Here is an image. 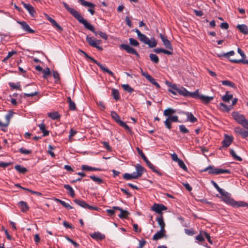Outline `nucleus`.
<instances>
[{
    "label": "nucleus",
    "mask_w": 248,
    "mask_h": 248,
    "mask_svg": "<svg viewBox=\"0 0 248 248\" xmlns=\"http://www.w3.org/2000/svg\"><path fill=\"white\" fill-rule=\"evenodd\" d=\"M62 4L64 7V8L80 23L82 24L84 27L92 31H93V26L91 24H89L87 21L85 19L83 16L80 15V14L74 9V8H71L69 7L68 4H67L65 2H63Z\"/></svg>",
    "instance_id": "nucleus-1"
},
{
    "label": "nucleus",
    "mask_w": 248,
    "mask_h": 248,
    "mask_svg": "<svg viewBox=\"0 0 248 248\" xmlns=\"http://www.w3.org/2000/svg\"><path fill=\"white\" fill-rule=\"evenodd\" d=\"M232 116L236 122L248 130V120L243 115L240 114L238 112H233L232 113Z\"/></svg>",
    "instance_id": "nucleus-2"
},
{
    "label": "nucleus",
    "mask_w": 248,
    "mask_h": 248,
    "mask_svg": "<svg viewBox=\"0 0 248 248\" xmlns=\"http://www.w3.org/2000/svg\"><path fill=\"white\" fill-rule=\"evenodd\" d=\"M203 171H208V173L214 175H218L222 173H230L229 170L216 168L214 166H209L203 170Z\"/></svg>",
    "instance_id": "nucleus-3"
},
{
    "label": "nucleus",
    "mask_w": 248,
    "mask_h": 248,
    "mask_svg": "<svg viewBox=\"0 0 248 248\" xmlns=\"http://www.w3.org/2000/svg\"><path fill=\"white\" fill-rule=\"evenodd\" d=\"M178 92V94L185 97H191L192 98L196 97V93H198V90L195 91L193 93L188 92L186 89L183 87H181L179 89H176Z\"/></svg>",
    "instance_id": "nucleus-4"
},
{
    "label": "nucleus",
    "mask_w": 248,
    "mask_h": 248,
    "mask_svg": "<svg viewBox=\"0 0 248 248\" xmlns=\"http://www.w3.org/2000/svg\"><path fill=\"white\" fill-rule=\"evenodd\" d=\"M237 52L241 55V56L242 57V58L240 60L229 59V61L232 63H242L243 64H248V61L245 59L246 56V55L244 53V52L240 48H238Z\"/></svg>",
    "instance_id": "nucleus-5"
},
{
    "label": "nucleus",
    "mask_w": 248,
    "mask_h": 248,
    "mask_svg": "<svg viewBox=\"0 0 248 248\" xmlns=\"http://www.w3.org/2000/svg\"><path fill=\"white\" fill-rule=\"evenodd\" d=\"M233 137L232 136H228L225 135L223 140L222 141L221 143L222 146L219 148V150H222L224 148H227L228 147L233 141Z\"/></svg>",
    "instance_id": "nucleus-6"
},
{
    "label": "nucleus",
    "mask_w": 248,
    "mask_h": 248,
    "mask_svg": "<svg viewBox=\"0 0 248 248\" xmlns=\"http://www.w3.org/2000/svg\"><path fill=\"white\" fill-rule=\"evenodd\" d=\"M120 47L121 49L125 50L129 54L135 55L138 58L140 57V55L136 49L128 45L123 44L120 45Z\"/></svg>",
    "instance_id": "nucleus-7"
},
{
    "label": "nucleus",
    "mask_w": 248,
    "mask_h": 248,
    "mask_svg": "<svg viewBox=\"0 0 248 248\" xmlns=\"http://www.w3.org/2000/svg\"><path fill=\"white\" fill-rule=\"evenodd\" d=\"M198 90V93H196V97L194 98L195 99H199L202 100V101L205 104H208L210 101L213 100L214 97L213 96H205L202 94H200L199 90Z\"/></svg>",
    "instance_id": "nucleus-8"
},
{
    "label": "nucleus",
    "mask_w": 248,
    "mask_h": 248,
    "mask_svg": "<svg viewBox=\"0 0 248 248\" xmlns=\"http://www.w3.org/2000/svg\"><path fill=\"white\" fill-rule=\"evenodd\" d=\"M167 208L166 206L162 204L154 203L151 207L152 211H155L158 214H162V211L166 210Z\"/></svg>",
    "instance_id": "nucleus-9"
},
{
    "label": "nucleus",
    "mask_w": 248,
    "mask_h": 248,
    "mask_svg": "<svg viewBox=\"0 0 248 248\" xmlns=\"http://www.w3.org/2000/svg\"><path fill=\"white\" fill-rule=\"evenodd\" d=\"M229 204L233 207H248V203L245 202H236L233 199H229Z\"/></svg>",
    "instance_id": "nucleus-10"
},
{
    "label": "nucleus",
    "mask_w": 248,
    "mask_h": 248,
    "mask_svg": "<svg viewBox=\"0 0 248 248\" xmlns=\"http://www.w3.org/2000/svg\"><path fill=\"white\" fill-rule=\"evenodd\" d=\"M74 202L80 206L89 210H93V206L88 204L85 201L79 199H75Z\"/></svg>",
    "instance_id": "nucleus-11"
},
{
    "label": "nucleus",
    "mask_w": 248,
    "mask_h": 248,
    "mask_svg": "<svg viewBox=\"0 0 248 248\" xmlns=\"http://www.w3.org/2000/svg\"><path fill=\"white\" fill-rule=\"evenodd\" d=\"M159 36L165 47L168 49L172 51L173 48L170 41L162 34L160 33Z\"/></svg>",
    "instance_id": "nucleus-12"
},
{
    "label": "nucleus",
    "mask_w": 248,
    "mask_h": 248,
    "mask_svg": "<svg viewBox=\"0 0 248 248\" xmlns=\"http://www.w3.org/2000/svg\"><path fill=\"white\" fill-rule=\"evenodd\" d=\"M78 2H79L82 6L86 7H89L90 8L88 9V11L91 14V15H93V3L90 2H88L86 1L85 0H78Z\"/></svg>",
    "instance_id": "nucleus-13"
},
{
    "label": "nucleus",
    "mask_w": 248,
    "mask_h": 248,
    "mask_svg": "<svg viewBox=\"0 0 248 248\" xmlns=\"http://www.w3.org/2000/svg\"><path fill=\"white\" fill-rule=\"evenodd\" d=\"M166 231L165 230L160 229V230L157 232L155 234L153 237V240L155 241L160 239L165 236Z\"/></svg>",
    "instance_id": "nucleus-14"
},
{
    "label": "nucleus",
    "mask_w": 248,
    "mask_h": 248,
    "mask_svg": "<svg viewBox=\"0 0 248 248\" xmlns=\"http://www.w3.org/2000/svg\"><path fill=\"white\" fill-rule=\"evenodd\" d=\"M113 208L121 211V213L119 215V217L121 218H127L129 214L126 210H124L122 208L118 206H113Z\"/></svg>",
    "instance_id": "nucleus-15"
},
{
    "label": "nucleus",
    "mask_w": 248,
    "mask_h": 248,
    "mask_svg": "<svg viewBox=\"0 0 248 248\" xmlns=\"http://www.w3.org/2000/svg\"><path fill=\"white\" fill-rule=\"evenodd\" d=\"M22 3L24 7L28 10L30 14L32 17H35V11L33 6H32L30 3H26L22 2Z\"/></svg>",
    "instance_id": "nucleus-16"
},
{
    "label": "nucleus",
    "mask_w": 248,
    "mask_h": 248,
    "mask_svg": "<svg viewBox=\"0 0 248 248\" xmlns=\"http://www.w3.org/2000/svg\"><path fill=\"white\" fill-rule=\"evenodd\" d=\"M18 23L20 24L22 29L29 33H33L35 32V31L31 29L29 25L25 21L18 22Z\"/></svg>",
    "instance_id": "nucleus-17"
},
{
    "label": "nucleus",
    "mask_w": 248,
    "mask_h": 248,
    "mask_svg": "<svg viewBox=\"0 0 248 248\" xmlns=\"http://www.w3.org/2000/svg\"><path fill=\"white\" fill-rule=\"evenodd\" d=\"M94 63L97 64L98 66L100 67V68L104 72L108 73L109 75H110L112 77H114V73L108 68H106L104 65L103 64L100 63L99 62H98L97 61L95 60L94 59Z\"/></svg>",
    "instance_id": "nucleus-18"
},
{
    "label": "nucleus",
    "mask_w": 248,
    "mask_h": 248,
    "mask_svg": "<svg viewBox=\"0 0 248 248\" xmlns=\"http://www.w3.org/2000/svg\"><path fill=\"white\" fill-rule=\"evenodd\" d=\"M219 193L223 196L224 197L223 199L224 201L228 203H229V199H232L229 196V193L227 192H225L223 189L220 188L217 190Z\"/></svg>",
    "instance_id": "nucleus-19"
},
{
    "label": "nucleus",
    "mask_w": 248,
    "mask_h": 248,
    "mask_svg": "<svg viewBox=\"0 0 248 248\" xmlns=\"http://www.w3.org/2000/svg\"><path fill=\"white\" fill-rule=\"evenodd\" d=\"M18 205L23 212H26L29 209V207L27 202L24 201L19 202Z\"/></svg>",
    "instance_id": "nucleus-20"
},
{
    "label": "nucleus",
    "mask_w": 248,
    "mask_h": 248,
    "mask_svg": "<svg viewBox=\"0 0 248 248\" xmlns=\"http://www.w3.org/2000/svg\"><path fill=\"white\" fill-rule=\"evenodd\" d=\"M236 28L241 33L244 34H248V28L245 24H239Z\"/></svg>",
    "instance_id": "nucleus-21"
},
{
    "label": "nucleus",
    "mask_w": 248,
    "mask_h": 248,
    "mask_svg": "<svg viewBox=\"0 0 248 248\" xmlns=\"http://www.w3.org/2000/svg\"><path fill=\"white\" fill-rule=\"evenodd\" d=\"M146 78L149 80L152 84L155 86L157 88H160V86L159 84L156 81L155 79L153 78L151 75L149 74H145Z\"/></svg>",
    "instance_id": "nucleus-22"
},
{
    "label": "nucleus",
    "mask_w": 248,
    "mask_h": 248,
    "mask_svg": "<svg viewBox=\"0 0 248 248\" xmlns=\"http://www.w3.org/2000/svg\"><path fill=\"white\" fill-rule=\"evenodd\" d=\"M185 114L186 116V120L191 123H194L197 121V119L194 116L191 112H185Z\"/></svg>",
    "instance_id": "nucleus-23"
},
{
    "label": "nucleus",
    "mask_w": 248,
    "mask_h": 248,
    "mask_svg": "<svg viewBox=\"0 0 248 248\" xmlns=\"http://www.w3.org/2000/svg\"><path fill=\"white\" fill-rule=\"evenodd\" d=\"M38 126L39 127L40 130L43 133V136L44 137L47 136L49 135V131L46 129V126L44 123H41L38 125Z\"/></svg>",
    "instance_id": "nucleus-24"
},
{
    "label": "nucleus",
    "mask_w": 248,
    "mask_h": 248,
    "mask_svg": "<svg viewBox=\"0 0 248 248\" xmlns=\"http://www.w3.org/2000/svg\"><path fill=\"white\" fill-rule=\"evenodd\" d=\"M48 20L51 23L52 26L56 27L58 31H63L62 28L58 23H57V22L54 19L49 17V18L48 19Z\"/></svg>",
    "instance_id": "nucleus-25"
},
{
    "label": "nucleus",
    "mask_w": 248,
    "mask_h": 248,
    "mask_svg": "<svg viewBox=\"0 0 248 248\" xmlns=\"http://www.w3.org/2000/svg\"><path fill=\"white\" fill-rule=\"evenodd\" d=\"M176 112V110L172 108H168L164 111V115L168 117V118L171 117V115Z\"/></svg>",
    "instance_id": "nucleus-26"
},
{
    "label": "nucleus",
    "mask_w": 248,
    "mask_h": 248,
    "mask_svg": "<svg viewBox=\"0 0 248 248\" xmlns=\"http://www.w3.org/2000/svg\"><path fill=\"white\" fill-rule=\"evenodd\" d=\"M145 162L146 163L147 165H148V166L151 169H152V170L155 172L156 173H157L158 175L159 176H161L162 175V173L159 171L158 170H157L155 166H154L149 160L148 159H147Z\"/></svg>",
    "instance_id": "nucleus-27"
},
{
    "label": "nucleus",
    "mask_w": 248,
    "mask_h": 248,
    "mask_svg": "<svg viewBox=\"0 0 248 248\" xmlns=\"http://www.w3.org/2000/svg\"><path fill=\"white\" fill-rule=\"evenodd\" d=\"M12 116H13L12 112H10L8 113V114H7L5 115V118L6 119L7 123L6 124H3V123H1V121H0V127H6L8 125L9 123L10 119L12 117Z\"/></svg>",
    "instance_id": "nucleus-28"
},
{
    "label": "nucleus",
    "mask_w": 248,
    "mask_h": 248,
    "mask_svg": "<svg viewBox=\"0 0 248 248\" xmlns=\"http://www.w3.org/2000/svg\"><path fill=\"white\" fill-rule=\"evenodd\" d=\"M235 54L234 53V51H233V50H232V51H230L228 52H227V53H220V54H217V56L218 57H225L228 59H231L230 58V56H233Z\"/></svg>",
    "instance_id": "nucleus-29"
},
{
    "label": "nucleus",
    "mask_w": 248,
    "mask_h": 248,
    "mask_svg": "<svg viewBox=\"0 0 248 248\" xmlns=\"http://www.w3.org/2000/svg\"><path fill=\"white\" fill-rule=\"evenodd\" d=\"M156 220L158 222V225L160 227V229L165 230V223L164 221L162 216L161 215L160 217H157Z\"/></svg>",
    "instance_id": "nucleus-30"
},
{
    "label": "nucleus",
    "mask_w": 248,
    "mask_h": 248,
    "mask_svg": "<svg viewBox=\"0 0 248 248\" xmlns=\"http://www.w3.org/2000/svg\"><path fill=\"white\" fill-rule=\"evenodd\" d=\"M105 238V235L98 232H94V239L97 241L102 240Z\"/></svg>",
    "instance_id": "nucleus-31"
},
{
    "label": "nucleus",
    "mask_w": 248,
    "mask_h": 248,
    "mask_svg": "<svg viewBox=\"0 0 248 248\" xmlns=\"http://www.w3.org/2000/svg\"><path fill=\"white\" fill-rule=\"evenodd\" d=\"M111 116L112 117L113 119L119 124L122 121L121 120L120 116L117 114V113L116 112L114 111H112L111 112Z\"/></svg>",
    "instance_id": "nucleus-32"
},
{
    "label": "nucleus",
    "mask_w": 248,
    "mask_h": 248,
    "mask_svg": "<svg viewBox=\"0 0 248 248\" xmlns=\"http://www.w3.org/2000/svg\"><path fill=\"white\" fill-rule=\"evenodd\" d=\"M67 101L69 103V108L71 110H75L76 109V106L75 103L71 100L70 96L67 98Z\"/></svg>",
    "instance_id": "nucleus-33"
},
{
    "label": "nucleus",
    "mask_w": 248,
    "mask_h": 248,
    "mask_svg": "<svg viewBox=\"0 0 248 248\" xmlns=\"http://www.w3.org/2000/svg\"><path fill=\"white\" fill-rule=\"evenodd\" d=\"M222 85L226 86L231 87L234 89L237 88L236 85L232 82L230 80H222L221 81Z\"/></svg>",
    "instance_id": "nucleus-34"
},
{
    "label": "nucleus",
    "mask_w": 248,
    "mask_h": 248,
    "mask_svg": "<svg viewBox=\"0 0 248 248\" xmlns=\"http://www.w3.org/2000/svg\"><path fill=\"white\" fill-rule=\"evenodd\" d=\"M136 172L138 173L140 176H141L145 170V169L143 167H142L141 165L139 164H137L135 166Z\"/></svg>",
    "instance_id": "nucleus-35"
},
{
    "label": "nucleus",
    "mask_w": 248,
    "mask_h": 248,
    "mask_svg": "<svg viewBox=\"0 0 248 248\" xmlns=\"http://www.w3.org/2000/svg\"><path fill=\"white\" fill-rule=\"evenodd\" d=\"M63 187L65 189H66L67 190H68L69 191V194L73 198L75 197V191H74V189H73V188L70 185H64L63 186Z\"/></svg>",
    "instance_id": "nucleus-36"
},
{
    "label": "nucleus",
    "mask_w": 248,
    "mask_h": 248,
    "mask_svg": "<svg viewBox=\"0 0 248 248\" xmlns=\"http://www.w3.org/2000/svg\"><path fill=\"white\" fill-rule=\"evenodd\" d=\"M15 169L19 173L24 174L28 171L26 168L21 166L20 165H16L15 166Z\"/></svg>",
    "instance_id": "nucleus-37"
},
{
    "label": "nucleus",
    "mask_w": 248,
    "mask_h": 248,
    "mask_svg": "<svg viewBox=\"0 0 248 248\" xmlns=\"http://www.w3.org/2000/svg\"><path fill=\"white\" fill-rule=\"evenodd\" d=\"M48 116L53 120H57L60 118V115L59 113L57 112H49L47 114Z\"/></svg>",
    "instance_id": "nucleus-38"
},
{
    "label": "nucleus",
    "mask_w": 248,
    "mask_h": 248,
    "mask_svg": "<svg viewBox=\"0 0 248 248\" xmlns=\"http://www.w3.org/2000/svg\"><path fill=\"white\" fill-rule=\"evenodd\" d=\"M228 93L229 92L227 91L225 94L222 97V100L225 102H229L233 98V95L229 94Z\"/></svg>",
    "instance_id": "nucleus-39"
},
{
    "label": "nucleus",
    "mask_w": 248,
    "mask_h": 248,
    "mask_svg": "<svg viewBox=\"0 0 248 248\" xmlns=\"http://www.w3.org/2000/svg\"><path fill=\"white\" fill-rule=\"evenodd\" d=\"M112 95L113 96V98L115 100H118L120 98V95L119 92V91L117 89L112 88Z\"/></svg>",
    "instance_id": "nucleus-40"
},
{
    "label": "nucleus",
    "mask_w": 248,
    "mask_h": 248,
    "mask_svg": "<svg viewBox=\"0 0 248 248\" xmlns=\"http://www.w3.org/2000/svg\"><path fill=\"white\" fill-rule=\"evenodd\" d=\"M230 154L234 159L239 161H242V158L241 157L238 156L233 149H230Z\"/></svg>",
    "instance_id": "nucleus-41"
},
{
    "label": "nucleus",
    "mask_w": 248,
    "mask_h": 248,
    "mask_svg": "<svg viewBox=\"0 0 248 248\" xmlns=\"http://www.w3.org/2000/svg\"><path fill=\"white\" fill-rule=\"evenodd\" d=\"M9 85L11 88L12 89H16L21 91V86L19 82L16 83H15L13 82H9Z\"/></svg>",
    "instance_id": "nucleus-42"
},
{
    "label": "nucleus",
    "mask_w": 248,
    "mask_h": 248,
    "mask_svg": "<svg viewBox=\"0 0 248 248\" xmlns=\"http://www.w3.org/2000/svg\"><path fill=\"white\" fill-rule=\"evenodd\" d=\"M56 201L59 202L61 204V205H62L63 206H64L67 209H71L73 208L72 206H71L69 203L65 202L64 201H63L58 199H56Z\"/></svg>",
    "instance_id": "nucleus-43"
},
{
    "label": "nucleus",
    "mask_w": 248,
    "mask_h": 248,
    "mask_svg": "<svg viewBox=\"0 0 248 248\" xmlns=\"http://www.w3.org/2000/svg\"><path fill=\"white\" fill-rule=\"evenodd\" d=\"M102 43V41L101 40H94V47H96L99 50H102L103 48L100 46Z\"/></svg>",
    "instance_id": "nucleus-44"
},
{
    "label": "nucleus",
    "mask_w": 248,
    "mask_h": 248,
    "mask_svg": "<svg viewBox=\"0 0 248 248\" xmlns=\"http://www.w3.org/2000/svg\"><path fill=\"white\" fill-rule=\"evenodd\" d=\"M145 44H147L148 45V46L150 47H151V48H153V47H155L156 45H157V43L155 41V38H153V41H151L149 39L148 40V41L145 42Z\"/></svg>",
    "instance_id": "nucleus-45"
},
{
    "label": "nucleus",
    "mask_w": 248,
    "mask_h": 248,
    "mask_svg": "<svg viewBox=\"0 0 248 248\" xmlns=\"http://www.w3.org/2000/svg\"><path fill=\"white\" fill-rule=\"evenodd\" d=\"M150 60L154 63H157L159 62L158 56L154 54L151 53L149 55Z\"/></svg>",
    "instance_id": "nucleus-46"
},
{
    "label": "nucleus",
    "mask_w": 248,
    "mask_h": 248,
    "mask_svg": "<svg viewBox=\"0 0 248 248\" xmlns=\"http://www.w3.org/2000/svg\"><path fill=\"white\" fill-rule=\"evenodd\" d=\"M170 87L171 89L169 90L170 93H172L174 95H176L177 93H178L176 89H179V88L176 85L173 84Z\"/></svg>",
    "instance_id": "nucleus-47"
},
{
    "label": "nucleus",
    "mask_w": 248,
    "mask_h": 248,
    "mask_svg": "<svg viewBox=\"0 0 248 248\" xmlns=\"http://www.w3.org/2000/svg\"><path fill=\"white\" fill-rule=\"evenodd\" d=\"M94 182L97 184H101L104 183V180L102 177H97L94 175Z\"/></svg>",
    "instance_id": "nucleus-48"
},
{
    "label": "nucleus",
    "mask_w": 248,
    "mask_h": 248,
    "mask_svg": "<svg viewBox=\"0 0 248 248\" xmlns=\"http://www.w3.org/2000/svg\"><path fill=\"white\" fill-rule=\"evenodd\" d=\"M122 87L124 90L129 93H131L134 91L133 89L131 88L128 84H124L122 85Z\"/></svg>",
    "instance_id": "nucleus-49"
},
{
    "label": "nucleus",
    "mask_w": 248,
    "mask_h": 248,
    "mask_svg": "<svg viewBox=\"0 0 248 248\" xmlns=\"http://www.w3.org/2000/svg\"><path fill=\"white\" fill-rule=\"evenodd\" d=\"M177 163L179 167L181 168L183 170H184L185 171L187 170V168L182 160L180 159L177 162Z\"/></svg>",
    "instance_id": "nucleus-50"
},
{
    "label": "nucleus",
    "mask_w": 248,
    "mask_h": 248,
    "mask_svg": "<svg viewBox=\"0 0 248 248\" xmlns=\"http://www.w3.org/2000/svg\"><path fill=\"white\" fill-rule=\"evenodd\" d=\"M16 53V51H12L9 52L7 56L5 58H4V59L2 60V62H6L7 60H8L13 55H14Z\"/></svg>",
    "instance_id": "nucleus-51"
},
{
    "label": "nucleus",
    "mask_w": 248,
    "mask_h": 248,
    "mask_svg": "<svg viewBox=\"0 0 248 248\" xmlns=\"http://www.w3.org/2000/svg\"><path fill=\"white\" fill-rule=\"evenodd\" d=\"M42 72L44 74L43 77L45 78H46L47 76L50 74V71L48 67H46V69H43Z\"/></svg>",
    "instance_id": "nucleus-52"
},
{
    "label": "nucleus",
    "mask_w": 248,
    "mask_h": 248,
    "mask_svg": "<svg viewBox=\"0 0 248 248\" xmlns=\"http://www.w3.org/2000/svg\"><path fill=\"white\" fill-rule=\"evenodd\" d=\"M138 38L141 42L144 43V44H145V42H146L149 39V38L145 35L142 33H141L138 37Z\"/></svg>",
    "instance_id": "nucleus-53"
},
{
    "label": "nucleus",
    "mask_w": 248,
    "mask_h": 248,
    "mask_svg": "<svg viewBox=\"0 0 248 248\" xmlns=\"http://www.w3.org/2000/svg\"><path fill=\"white\" fill-rule=\"evenodd\" d=\"M129 43L131 46H138L139 45V43L138 41L132 38H130L129 39Z\"/></svg>",
    "instance_id": "nucleus-54"
},
{
    "label": "nucleus",
    "mask_w": 248,
    "mask_h": 248,
    "mask_svg": "<svg viewBox=\"0 0 248 248\" xmlns=\"http://www.w3.org/2000/svg\"><path fill=\"white\" fill-rule=\"evenodd\" d=\"M138 154L141 156L143 160L145 162L148 159L144 154L142 150H141L139 147L136 148Z\"/></svg>",
    "instance_id": "nucleus-55"
},
{
    "label": "nucleus",
    "mask_w": 248,
    "mask_h": 248,
    "mask_svg": "<svg viewBox=\"0 0 248 248\" xmlns=\"http://www.w3.org/2000/svg\"><path fill=\"white\" fill-rule=\"evenodd\" d=\"M180 131L181 133L186 134L189 132V130L186 128L185 125L181 124L179 125Z\"/></svg>",
    "instance_id": "nucleus-56"
},
{
    "label": "nucleus",
    "mask_w": 248,
    "mask_h": 248,
    "mask_svg": "<svg viewBox=\"0 0 248 248\" xmlns=\"http://www.w3.org/2000/svg\"><path fill=\"white\" fill-rule=\"evenodd\" d=\"M219 106L222 107V110L226 112H229L231 110V107L228 106L223 103H220Z\"/></svg>",
    "instance_id": "nucleus-57"
},
{
    "label": "nucleus",
    "mask_w": 248,
    "mask_h": 248,
    "mask_svg": "<svg viewBox=\"0 0 248 248\" xmlns=\"http://www.w3.org/2000/svg\"><path fill=\"white\" fill-rule=\"evenodd\" d=\"M19 151L21 154H23L24 155H29L31 153V150H27L24 148H20L19 150Z\"/></svg>",
    "instance_id": "nucleus-58"
},
{
    "label": "nucleus",
    "mask_w": 248,
    "mask_h": 248,
    "mask_svg": "<svg viewBox=\"0 0 248 248\" xmlns=\"http://www.w3.org/2000/svg\"><path fill=\"white\" fill-rule=\"evenodd\" d=\"M39 92L35 91L34 92L31 93H24V96H27V97H32L35 95H37L39 94Z\"/></svg>",
    "instance_id": "nucleus-59"
},
{
    "label": "nucleus",
    "mask_w": 248,
    "mask_h": 248,
    "mask_svg": "<svg viewBox=\"0 0 248 248\" xmlns=\"http://www.w3.org/2000/svg\"><path fill=\"white\" fill-rule=\"evenodd\" d=\"M94 34H95V35H97V34H98L99 35L100 37L104 39L105 40H107V39H108V35L105 32H102L100 31L99 33H97V32H95L94 31Z\"/></svg>",
    "instance_id": "nucleus-60"
},
{
    "label": "nucleus",
    "mask_w": 248,
    "mask_h": 248,
    "mask_svg": "<svg viewBox=\"0 0 248 248\" xmlns=\"http://www.w3.org/2000/svg\"><path fill=\"white\" fill-rule=\"evenodd\" d=\"M171 122L170 121L169 118H167L166 121L164 122L166 127L169 129H170L171 128Z\"/></svg>",
    "instance_id": "nucleus-61"
},
{
    "label": "nucleus",
    "mask_w": 248,
    "mask_h": 248,
    "mask_svg": "<svg viewBox=\"0 0 248 248\" xmlns=\"http://www.w3.org/2000/svg\"><path fill=\"white\" fill-rule=\"evenodd\" d=\"M78 52L79 53L83 54L86 59H90L91 61H93V58H92L91 56H89L85 52H84V51L82 50L81 49H79L78 51Z\"/></svg>",
    "instance_id": "nucleus-62"
},
{
    "label": "nucleus",
    "mask_w": 248,
    "mask_h": 248,
    "mask_svg": "<svg viewBox=\"0 0 248 248\" xmlns=\"http://www.w3.org/2000/svg\"><path fill=\"white\" fill-rule=\"evenodd\" d=\"M133 177L132 176L131 174L125 173L123 175V178L126 180L133 179Z\"/></svg>",
    "instance_id": "nucleus-63"
},
{
    "label": "nucleus",
    "mask_w": 248,
    "mask_h": 248,
    "mask_svg": "<svg viewBox=\"0 0 248 248\" xmlns=\"http://www.w3.org/2000/svg\"><path fill=\"white\" fill-rule=\"evenodd\" d=\"M102 144H103L104 147L107 149V151H111V147L109 146L108 142L103 141Z\"/></svg>",
    "instance_id": "nucleus-64"
}]
</instances>
